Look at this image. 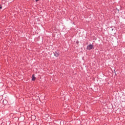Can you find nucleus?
<instances>
[{
  "instance_id": "obj_1",
  "label": "nucleus",
  "mask_w": 125,
  "mask_h": 125,
  "mask_svg": "<svg viewBox=\"0 0 125 125\" xmlns=\"http://www.w3.org/2000/svg\"><path fill=\"white\" fill-rule=\"evenodd\" d=\"M86 49L88 50H91V49H93V45L92 44H89L87 46Z\"/></svg>"
},
{
  "instance_id": "obj_2",
  "label": "nucleus",
  "mask_w": 125,
  "mask_h": 125,
  "mask_svg": "<svg viewBox=\"0 0 125 125\" xmlns=\"http://www.w3.org/2000/svg\"><path fill=\"white\" fill-rule=\"evenodd\" d=\"M53 54L55 57H58V56H59V52L58 51L54 52Z\"/></svg>"
},
{
  "instance_id": "obj_3",
  "label": "nucleus",
  "mask_w": 125,
  "mask_h": 125,
  "mask_svg": "<svg viewBox=\"0 0 125 125\" xmlns=\"http://www.w3.org/2000/svg\"><path fill=\"white\" fill-rule=\"evenodd\" d=\"M32 81H36V77H35V75L34 74L32 75Z\"/></svg>"
},
{
  "instance_id": "obj_4",
  "label": "nucleus",
  "mask_w": 125,
  "mask_h": 125,
  "mask_svg": "<svg viewBox=\"0 0 125 125\" xmlns=\"http://www.w3.org/2000/svg\"><path fill=\"white\" fill-rule=\"evenodd\" d=\"M2 8V7L1 6V5L0 4V9H1Z\"/></svg>"
},
{
  "instance_id": "obj_5",
  "label": "nucleus",
  "mask_w": 125,
  "mask_h": 125,
  "mask_svg": "<svg viewBox=\"0 0 125 125\" xmlns=\"http://www.w3.org/2000/svg\"><path fill=\"white\" fill-rule=\"evenodd\" d=\"M40 0H35V1H36V2H38V1H39Z\"/></svg>"
},
{
  "instance_id": "obj_6",
  "label": "nucleus",
  "mask_w": 125,
  "mask_h": 125,
  "mask_svg": "<svg viewBox=\"0 0 125 125\" xmlns=\"http://www.w3.org/2000/svg\"><path fill=\"white\" fill-rule=\"evenodd\" d=\"M112 31H113V29H112Z\"/></svg>"
}]
</instances>
